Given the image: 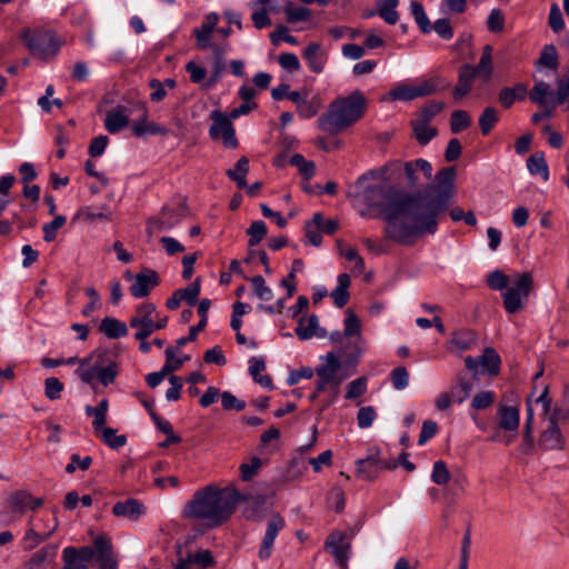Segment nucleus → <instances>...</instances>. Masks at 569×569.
I'll list each match as a JSON object with an SVG mask.
<instances>
[{
    "mask_svg": "<svg viewBox=\"0 0 569 569\" xmlns=\"http://www.w3.org/2000/svg\"><path fill=\"white\" fill-rule=\"evenodd\" d=\"M401 161H389L385 166L362 173L348 191V197L369 210H378L386 221L383 229L388 240L401 246H412L425 234L438 230V217L442 203L411 194L387 183L389 173H396Z\"/></svg>",
    "mask_w": 569,
    "mask_h": 569,
    "instance_id": "1",
    "label": "nucleus"
},
{
    "mask_svg": "<svg viewBox=\"0 0 569 569\" xmlns=\"http://www.w3.org/2000/svg\"><path fill=\"white\" fill-rule=\"evenodd\" d=\"M239 500L236 489H219L210 485L194 492L186 505L183 515L208 528H217L231 517Z\"/></svg>",
    "mask_w": 569,
    "mask_h": 569,
    "instance_id": "2",
    "label": "nucleus"
},
{
    "mask_svg": "<svg viewBox=\"0 0 569 569\" xmlns=\"http://www.w3.org/2000/svg\"><path fill=\"white\" fill-rule=\"evenodd\" d=\"M366 110V98L360 90H355L346 98L330 104L327 113L318 119V127L325 132L338 133L362 118Z\"/></svg>",
    "mask_w": 569,
    "mask_h": 569,
    "instance_id": "3",
    "label": "nucleus"
},
{
    "mask_svg": "<svg viewBox=\"0 0 569 569\" xmlns=\"http://www.w3.org/2000/svg\"><path fill=\"white\" fill-rule=\"evenodd\" d=\"M76 373L82 382L94 389V379H99L102 386L113 383L118 376V363L107 351H94L81 360Z\"/></svg>",
    "mask_w": 569,
    "mask_h": 569,
    "instance_id": "4",
    "label": "nucleus"
},
{
    "mask_svg": "<svg viewBox=\"0 0 569 569\" xmlns=\"http://www.w3.org/2000/svg\"><path fill=\"white\" fill-rule=\"evenodd\" d=\"M320 365L315 369L317 391L325 392L327 389L330 390V396L321 408V411H325L337 400L339 386L346 377L339 373L341 362L335 352H328L325 357H320Z\"/></svg>",
    "mask_w": 569,
    "mask_h": 569,
    "instance_id": "5",
    "label": "nucleus"
},
{
    "mask_svg": "<svg viewBox=\"0 0 569 569\" xmlns=\"http://www.w3.org/2000/svg\"><path fill=\"white\" fill-rule=\"evenodd\" d=\"M21 39L31 54L42 60L54 57L61 47V42L50 30L27 28L21 31Z\"/></svg>",
    "mask_w": 569,
    "mask_h": 569,
    "instance_id": "6",
    "label": "nucleus"
},
{
    "mask_svg": "<svg viewBox=\"0 0 569 569\" xmlns=\"http://www.w3.org/2000/svg\"><path fill=\"white\" fill-rule=\"evenodd\" d=\"M532 284L531 273L523 272L516 276L515 286L507 288L502 293L503 308L508 313L513 315L522 309V298H528Z\"/></svg>",
    "mask_w": 569,
    "mask_h": 569,
    "instance_id": "7",
    "label": "nucleus"
},
{
    "mask_svg": "<svg viewBox=\"0 0 569 569\" xmlns=\"http://www.w3.org/2000/svg\"><path fill=\"white\" fill-rule=\"evenodd\" d=\"M210 119L212 123L209 128V137L214 141L221 140L227 149H237L239 142L236 137L232 119L219 110H212Z\"/></svg>",
    "mask_w": 569,
    "mask_h": 569,
    "instance_id": "8",
    "label": "nucleus"
},
{
    "mask_svg": "<svg viewBox=\"0 0 569 569\" xmlns=\"http://www.w3.org/2000/svg\"><path fill=\"white\" fill-rule=\"evenodd\" d=\"M156 316L158 312L151 302H143L136 307L134 315L129 320V327L136 329L133 335L136 340L149 338L157 331V326L153 323Z\"/></svg>",
    "mask_w": 569,
    "mask_h": 569,
    "instance_id": "9",
    "label": "nucleus"
},
{
    "mask_svg": "<svg viewBox=\"0 0 569 569\" xmlns=\"http://www.w3.org/2000/svg\"><path fill=\"white\" fill-rule=\"evenodd\" d=\"M438 88L433 80H423L417 84L400 83L389 91L391 100L411 101L416 98L426 97L437 92Z\"/></svg>",
    "mask_w": 569,
    "mask_h": 569,
    "instance_id": "10",
    "label": "nucleus"
},
{
    "mask_svg": "<svg viewBox=\"0 0 569 569\" xmlns=\"http://www.w3.org/2000/svg\"><path fill=\"white\" fill-rule=\"evenodd\" d=\"M466 368L476 376L479 372L497 376L500 370L501 359L493 348H486L478 357L468 356L465 359Z\"/></svg>",
    "mask_w": 569,
    "mask_h": 569,
    "instance_id": "11",
    "label": "nucleus"
},
{
    "mask_svg": "<svg viewBox=\"0 0 569 569\" xmlns=\"http://www.w3.org/2000/svg\"><path fill=\"white\" fill-rule=\"evenodd\" d=\"M325 548L332 553L336 563L341 569H348V561L351 555V543L347 540L345 533L340 531L331 532L326 539Z\"/></svg>",
    "mask_w": 569,
    "mask_h": 569,
    "instance_id": "12",
    "label": "nucleus"
},
{
    "mask_svg": "<svg viewBox=\"0 0 569 569\" xmlns=\"http://www.w3.org/2000/svg\"><path fill=\"white\" fill-rule=\"evenodd\" d=\"M42 505V498H34L27 490H18L8 496L4 507L9 512L22 516L26 511L36 510Z\"/></svg>",
    "mask_w": 569,
    "mask_h": 569,
    "instance_id": "13",
    "label": "nucleus"
},
{
    "mask_svg": "<svg viewBox=\"0 0 569 569\" xmlns=\"http://www.w3.org/2000/svg\"><path fill=\"white\" fill-rule=\"evenodd\" d=\"M548 421L549 426L540 435L538 445L540 449L546 451L562 450L565 448L566 440L558 427L559 411H557L555 415H550Z\"/></svg>",
    "mask_w": 569,
    "mask_h": 569,
    "instance_id": "14",
    "label": "nucleus"
},
{
    "mask_svg": "<svg viewBox=\"0 0 569 569\" xmlns=\"http://www.w3.org/2000/svg\"><path fill=\"white\" fill-rule=\"evenodd\" d=\"M455 178L456 169L453 167L443 168L436 173L435 178L436 186L440 190L439 194L437 197H429L421 193L419 194L428 200H435L439 203H442L440 211L442 212L449 202Z\"/></svg>",
    "mask_w": 569,
    "mask_h": 569,
    "instance_id": "15",
    "label": "nucleus"
},
{
    "mask_svg": "<svg viewBox=\"0 0 569 569\" xmlns=\"http://www.w3.org/2000/svg\"><path fill=\"white\" fill-rule=\"evenodd\" d=\"M403 171L407 184L411 188L420 184V172L426 180H430L432 176V166L425 159H416L408 162H401V168L398 172Z\"/></svg>",
    "mask_w": 569,
    "mask_h": 569,
    "instance_id": "16",
    "label": "nucleus"
},
{
    "mask_svg": "<svg viewBox=\"0 0 569 569\" xmlns=\"http://www.w3.org/2000/svg\"><path fill=\"white\" fill-rule=\"evenodd\" d=\"M160 283L158 273L152 269H143L134 276V282L129 288L132 297L141 299L147 297L151 290Z\"/></svg>",
    "mask_w": 569,
    "mask_h": 569,
    "instance_id": "17",
    "label": "nucleus"
},
{
    "mask_svg": "<svg viewBox=\"0 0 569 569\" xmlns=\"http://www.w3.org/2000/svg\"><path fill=\"white\" fill-rule=\"evenodd\" d=\"M284 528V520L279 515H273L267 522L264 536L258 552L261 560H267L271 557L272 547L279 531Z\"/></svg>",
    "mask_w": 569,
    "mask_h": 569,
    "instance_id": "18",
    "label": "nucleus"
},
{
    "mask_svg": "<svg viewBox=\"0 0 569 569\" xmlns=\"http://www.w3.org/2000/svg\"><path fill=\"white\" fill-rule=\"evenodd\" d=\"M219 22V16L216 12H210L206 16L204 21L200 26L193 30V34L196 37L197 47L201 50L209 49L211 47V36L212 32L217 29Z\"/></svg>",
    "mask_w": 569,
    "mask_h": 569,
    "instance_id": "19",
    "label": "nucleus"
},
{
    "mask_svg": "<svg viewBox=\"0 0 569 569\" xmlns=\"http://www.w3.org/2000/svg\"><path fill=\"white\" fill-rule=\"evenodd\" d=\"M302 56L311 72L321 73L325 70L328 61V53L318 42L309 43L305 48Z\"/></svg>",
    "mask_w": 569,
    "mask_h": 569,
    "instance_id": "20",
    "label": "nucleus"
},
{
    "mask_svg": "<svg viewBox=\"0 0 569 569\" xmlns=\"http://www.w3.org/2000/svg\"><path fill=\"white\" fill-rule=\"evenodd\" d=\"M184 217L182 207H163L157 219H150L149 224L156 226L159 230H170L177 226Z\"/></svg>",
    "mask_w": 569,
    "mask_h": 569,
    "instance_id": "21",
    "label": "nucleus"
},
{
    "mask_svg": "<svg viewBox=\"0 0 569 569\" xmlns=\"http://www.w3.org/2000/svg\"><path fill=\"white\" fill-rule=\"evenodd\" d=\"M295 332L300 340H308L315 336L318 338H325L327 336V331L319 327V319L316 315H311L308 318L301 317L298 320Z\"/></svg>",
    "mask_w": 569,
    "mask_h": 569,
    "instance_id": "22",
    "label": "nucleus"
},
{
    "mask_svg": "<svg viewBox=\"0 0 569 569\" xmlns=\"http://www.w3.org/2000/svg\"><path fill=\"white\" fill-rule=\"evenodd\" d=\"M97 548V563L99 569H117V561L113 558L112 545L109 538L99 536L94 539Z\"/></svg>",
    "mask_w": 569,
    "mask_h": 569,
    "instance_id": "23",
    "label": "nucleus"
},
{
    "mask_svg": "<svg viewBox=\"0 0 569 569\" xmlns=\"http://www.w3.org/2000/svg\"><path fill=\"white\" fill-rule=\"evenodd\" d=\"M475 79L473 66L462 64L458 70V82L452 92L453 98L460 100L466 97L471 91Z\"/></svg>",
    "mask_w": 569,
    "mask_h": 569,
    "instance_id": "24",
    "label": "nucleus"
},
{
    "mask_svg": "<svg viewBox=\"0 0 569 569\" xmlns=\"http://www.w3.org/2000/svg\"><path fill=\"white\" fill-rule=\"evenodd\" d=\"M211 301L208 298H203L200 300L198 305V315L200 316V321L198 325L191 323V328L189 330L188 337H182L177 340L178 347H183L188 342L194 341L197 339L198 332L202 331L208 322V311L210 309Z\"/></svg>",
    "mask_w": 569,
    "mask_h": 569,
    "instance_id": "25",
    "label": "nucleus"
},
{
    "mask_svg": "<svg viewBox=\"0 0 569 569\" xmlns=\"http://www.w3.org/2000/svg\"><path fill=\"white\" fill-rule=\"evenodd\" d=\"M146 512L144 506L133 498L117 502L112 508V513L117 517H124L130 520H138Z\"/></svg>",
    "mask_w": 569,
    "mask_h": 569,
    "instance_id": "26",
    "label": "nucleus"
},
{
    "mask_svg": "<svg viewBox=\"0 0 569 569\" xmlns=\"http://www.w3.org/2000/svg\"><path fill=\"white\" fill-rule=\"evenodd\" d=\"M129 123V118L123 107H117L107 112L104 119V127L109 133L114 134L126 128Z\"/></svg>",
    "mask_w": 569,
    "mask_h": 569,
    "instance_id": "27",
    "label": "nucleus"
},
{
    "mask_svg": "<svg viewBox=\"0 0 569 569\" xmlns=\"http://www.w3.org/2000/svg\"><path fill=\"white\" fill-rule=\"evenodd\" d=\"M132 131L137 137H143L146 134L151 136H167L169 133V129L164 126H160L153 121H148L147 114L132 124Z\"/></svg>",
    "mask_w": 569,
    "mask_h": 569,
    "instance_id": "28",
    "label": "nucleus"
},
{
    "mask_svg": "<svg viewBox=\"0 0 569 569\" xmlns=\"http://www.w3.org/2000/svg\"><path fill=\"white\" fill-rule=\"evenodd\" d=\"M99 330L109 339H119L128 335V326L113 317L103 318Z\"/></svg>",
    "mask_w": 569,
    "mask_h": 569,
    "instance_id": "29",
    "label": "nucleus"
},
{
    "mask_svg": "<svg viewBox=\"0 0 569 569\" xmlns=\"http://www.w3.org/2000/svg\"><path fill=\"white\" fill-rule=\"evenodd\" d=\"M499 427L506 431H515L519 427L520 412L517 407L501 406L498 409Z\"/></svg>",
    "mask_w": 569,
    "mask_h": 569,
    "instance_id": "30",
    "label": "nucleus"
},
{
    "mask_svg": "<svg viewBox=\"0 0 569 569\" xmlns=\"http://www.w3.org/2000/svg\"><path fill=\"white\" fill-rule=\"evenodd\" d=\"M527 94V86L525 83H517L515 87H506L499 91L498 101L502 108L509 109L515 101L523 100Z\"/></svg>",
    "mask_w": 569,
    "mask_h": 569,
    "instance_id": "31",
    "label": "nucleus"
},
{
    "mask_svg": "<svg viewBox=\"0 0 569 569\" xmlns=\"http://www.w3.org/2000/svg\"><path fill=\"white\" fill-rule=\"evenodd\" d=\"M356 465L357 476L362 480L371 481L376 479L380 472L377 456H369L365 459H359Z\"/></svg>",
    "mask_w": 569,
    "mask_h": 569,
    "instance_id": "32",
    "label": "nucleus"
},
{
    "mask_svg": "<svg viewBox=\"0 0 569 569\" xmlns=\"http://www.w3.org/2000/svg\"><path fill=\"white\" fill-rule=\"evenodd\" d=\"M58 546L54 543H49L42 547L40 550L36 551L30 560L29 567L30 569H39L41 566L46 563L53 562L57 557Z\"/></svg>",
    "mask_w": 569,
    "mask_h": 569,
    "instance_id": "33",
    "label": "nucleus"
},
{
    "mask_svg": "<svg viewBox=\"0 0 569 569\" xmlns=\"http://www.w3.org/2000/svg\"><path fill=\"white\" fill-rule=\"evenodd\" d=\"M350 277L348 273H340L337 278V287L331 291L330 297L338 308H342L349 300Z\"/></svg>",
    "mask_w": 569,
    "mask_h": 569,
    "instance_id": "34",
    "label": "nucleus"
},
{
    "mask_svg": "<svg viewBox=\"0 0 569 569\" xmlns=\"http://www.w3.org/2000/svg\"><path fill=\"white\" fill-rule=\"evenodd\" d=\"M32 519L30 520V522ZM57 529V525L53 526V528L48 532H37L33 525L30 523V527L26 531L22 540H21V547L26 551H30L38 547L42 541L47 540Z\"/></svg>",
    "mask_w": 569,
    "mask_h": 569,
    "instance_id": "35",
    "label": "nucleus"
},
{
    "mask_svg": "<svg viewBox=\"0 0 569 569\" xmlns=\"http://www.w3.org/2000/svg\"><path fill=\"white\" fill-rule=\"evenodd\" d=\"M476 340V335L471 330L456 331L449 340V348L452 351H466L471 348Z\"/></svg>",
    "mask_w": 569,
    "mask_h": 569,
    "instance_id": "36",
    "label": "nucleus"
},
{
    "mask_svg": "<svg viewBox=\"0 0 569 569\" xmlns=\"http://www.w3.org/2000/svg\"><path fill=\"white\" fill-rule=\"evenodd\" d=\"M492 47L486 44L482 49L480 60L477 66H473L475 74H479L485 81L491 79L492 74Z\"/></svg>",
    "mask_w": 569,
    "mask_h": 569,
    "instance_id": "37",
    "label": "nucleus"
},
{
    "mask_svg": "<svg viewBox=\"0 0 569 569\" xmlns=\"http://www.w3.org/2000/svg\"><path fill=\"white\" fill-rule=\"evenodd\" d=\"M530 100L539 106H546L548 102L552 103L553 90L550 86L542 80H535V86L529 93Z\"/></svg>",
    "mask_w": 569,
    "mask_h": 569,
    "instance_id": "38",
    "label": "nucleus"
},
{
    "mask_svg": "<svg viewBox=\"0 0 569 569\" xmlns=\"http://www.w3.org/2000/svg\"><path fill=\"white\" fill-rule=\"evenodd\" d=\"M559 66V57L557 49L553 44H546L540 53L539 59L535 62L537 70L548 68L550 70H557Z\"/></svg>",
    "mask_w": 569,
    "mask_h": 569,
    "instance_id": "39",
    "label": "nucleus"
},
{
    "mask_svg": "<svg viewBox=\"0 0 569 569\" xmlns=\"http://www.w3.org/2000/svg\"><path fill=\"white\" fill-rule=\"evenodd\" d=\"M411 126L413 137L421 146L428 144L438 134V130L435 127H430L429 123L417 119L411 121Z\"/></svg>",
    "mask_w": 569,
    "mask_h": 569,
    "instance_id": "40",
    "label": "nucleus"
},
{
    "mask_svg": "<svg viewBox=\"0 0 569 569\" xmlns=\"http://www.w3.org/2000/svg\"><path fill=\"white\" fill-rule=\"evenodd\" d=\"M472 389V381L467 379L463 375H458L456 382L450 388L453 401H457L458 403L463 402L469 398Z\"/></svg>",
    "mask_w": 569,
    "mask_h": 569,
    "instance_id": "41",
    "label": "nucleus"
},
{
    "mask_svg": "<svg viewBox=\"0 0 569 569\" xmlns=\"http://www.w3.org/2000/svg\"><path fill=\"white\" fill-rule=\"evenodd\" d=\"M249 171V159L247 157H241L233 169H229L227 171V176L237 183L239 189H243L247 187L246 176Z\"/></svg>",
    "mask_w": 569,
    "mask_h": 569,
    "instance_id": "42",
    "label": "nucleus"
},
{
    "mask_svg": "<svg viewBox=\"0 0 569 569\" xmlns=\"http://www.w3.org/2000/svg\"><path fill=\"white\" fill-rule=\"evenodd\" d=\"M527 168L531 174H540L545 181L549 179V169L542 153L536 152L527 159Z\"/></svg>",
    "mask_w": 569,
    "mask_h": 569,
    "instance_id": "43",
    "label": "nucleus"
},
{
    "mask_svg": "<svg viewBox=\"0 0 569 569\" xmlns=\"http://www.w3.org/2000/svg\"><path fill=\"white\" fill-rule=\"evenodd\" d=\"M343 326H345V328H343L345 337L350 338V337L356 336L358 342L362 341V337L360 335L361 322L352 309H348L346 311V319L343 321Z\"/></svg>",
    "mask_w": 569,
    "mask_h": 569,
    "instance_id": "44",
    "label": "nucleus"
},
{
    "mask_svg": "<svg viewBox=\"0 0 569 569\" xmlns=\"http://www.w3.org/2000/svg\"><path fill=\"white\" fill-rule=\"evenodd\" d=\"M180 348L181 347L177 346L176 348L174 347H168L166 349V362H164V365L161 368V370L164 373L170 375V373L179 370L180 367L183 365V362L189 359L188 357H184V358H178L177 357V353H179Z\"/></svg>",
    "mask_w": 569,
    "mask_h": 569,
    "instance_id": "45",
    "label": "nucleus"
},
{
    "mask_svg": "<svg viewBox=\"0 0 569 569\" xmlns=\"http://www.w3.org/2000/svg\"><path fill=\"white\" fill-rule=\"evenodd\" d=\"M399 4V0H380L378 4V13L379 16L388 23L396 24L399 14L396 8Z\"/></svg>",
    "mask_w": 569,
    "mask_h": 569,
    "instance_id": "46",
    "label": "nucleus"
},
{
    "mask_svg": "<svg viewBox=\"0 0 569 569\" xmlns=\"http://www.w3.org/2000/svg\"><path fill=\"white\" fill-rule=\"evenodd\" d=\"M290 164L298 168L305 180H310L316 173V166L312 161L306 160L300 153H295L289 160Z\"/></svg>",
    "mask_w": 569,
    "mask_h": 569,
    "instance_id": "47",
    "label": "nucleus"
},
{
    "mask_svg": "<svg viewBox=\"0 0 569 569\" xmlns=\"http://www.w3.org/2000/svg\"><path fill=\"white\" fill-rule=\"evenodd\" d=\"M499 120L498 111L493 107H487L483 109L479 117V127L481 133L487 136L493 129Z\"/></svg>",
    "mask_w": 569,
    "mask_h": 569,
    "instance_id": "48",
    "label": "nucleus"
},
{
    "mask_svg": "<svg viewBox=\"0 0 569 569\" xmlns=\"http://www.w3.org/2000/svg\"><path fill=\"white\" fill-rule=\"evenodd\" d=\"M410 10L421 32L429 33L431 31V23L426 14L423 6L418 1H411Z\"/></svg>",
    "mask_w": 569,
    "mask_h": 569,
    "instance_id": "49",
    "label": "nucleus"
},
{
    "mask_svg": "<svg viewBox=\"0 0 569 569\" xmlns=\"http://www.w3.org/2000/svg\"><path fill=\"white\" fill-rule=\"evenodd\" d=\"M252 291L262 301H270L273 298L272 289L267 286L262 276H254L250 279Z\"/></svg>",
    "mask_w": 569,
    "mask_h": 569,
    "instance_id": "50",
    "label": "nucleus"
},
{
    "mask_svg": "<svg viewBox=\"0 0 569 569\" xmlns=\"http://www.w3.org/2000/svg\"><path fill=\"white\" fill-rule=\"evenodd\" d=\"M102 441L111 449L118 450L127 443L124 435H116V430L111 427H104L101 431Z\"/></svg>",
    "mask_w": 569,
    "mask_h": 569,
    "instance_id": "51",
    "label": "nucleus"
},
{
    "mask_svg": "<svg viewBox=\"0 0 569 569\" xmlns=\"http://www.w3.org/2000/svg\"><path fill=\"white\" fill-rule=\"evenodd\" d=\"M471 124L470 116L465 110H456L450 118V130L452 133H459Z\"/></svg>",
    "mask_w": 569,
    "mask_h": 569,
    "instance_id": "52",
    "label": "nucleus"
},
{
    "mask_svg": "<svg viewBox=\"0 0 569 569\" xmlns=\"http://www.w3.org/2000/svg\"><path fill=\"white\" fill-rule=\"evenodd\" d=\"M247 232L249 234L248 246L250 248L256 247L267 236L266 222L262 220L253 221Z\"/></svg>",
    "mask_w": 569,
    "mask_h": 569,
    "instance_id": "53",
    "label": "nucleus"
},
{
    "mask_svg": "<svg viewBox=\"0 0 569 569\" xmlns=\"http://www.w3.org/2000/svg\"><path fill=\"white\" fill-rule=\"evenodd\" d=\"M445 104L441 101H430L425 107L420 109V111L417 114V120L430 123L432 119L441 112Z\"/></svg>",
    "mask_w": 569,
    "mask_h": 569,
    "instance_id": "54",
    "label": "nucleus"
},
{
    "mask_svg": "<svg viewBox=\"0 0 569 569\" xmlns=\"http://www.w3.org/2000/svg\"><path fill=\"white\" fill-rule=\"evenodd\" d=\"M67 222V218L64 216H56L52 221L49 223H44L42 227L43 230V240L46 242H51L57 237V231L62 228Z\"/></svg>",
    "mask_w": 569,
    "mask_h": 569,
    "instance_id": "55",
    "label": "nucleus"
},
{
    "mask_svg": "<svg viewBox=\"0 0 569 569\" xmlns=\"http://www.w3.org/2000/svg\"><path fill=\"white\" fill-rule=\"evenodd\" d=\"M81 214L84 217L86 220L91 222L96 220L110 221L112 219V211L108 206H102L99 209L87 207L81 211Z\"/></svg>",
    "mask_w": 569,
    "mask_h": 569,
    "instance_id": "56",
    "label": "nucleus"
},
{
    "mask_svg": "<svg viewBox=\"0 0 569 569\" xmlns=\"http://www.w3.org/2000/svg\"><path fill=\"white\" fill-rule=\"evenodd\" d=\"M367 391V379L365 377H359L347 386V392L345 395V398L348 400H353L362 395H365Z\"/></svg>",
    "mask_w": 569,
    "mask_h": 569,
    "instance_id": "57",
    "label": "nucleus"
},
{
    "mask_svg": "<svg viewBox=\"0 0 569 569\" xmlns=\"http://www.w3.org/2000/svg\"><path fill=\"white\" fill-rule=\"evenodd\" d=\"M377 419L376 409L372 406L361 407L357 413V423L360 429H367L372 426Z\"/></svg>",
    "mask_w": 569,
    "mask_h": 569,
    "instance_id": "58",
    "label": "nucleus"
},
{
    "mask_svg": "<svg viewBox=\"0 0 569 569\" xmlns=\"http://www.w3.org/2000/svg\"><path fill=\"white\" fill-rule=\"evenodd\" d=\"M431 480L439 486L448 483L450 480V473L445 461L437 460L433 463Z\"/></svg>",
    "mask_w": 569,
    "mask_h": 569,
    "instance_id": "59",
    "label": "nucleus"
},
{
    "mask_svg": "<svg viewBox=\"0 0 569 569\" xmlns=\"http://www.w3.org/2000/svg\"><path fill=\"white\" fill-rule=\"evenodd\" d=\"M509 277L500 270H493L487 276V284L492 290H503L509 286Z\"/></svg>",
    "mask_w": 569,
    "mask_h": 569,
    "instance_id": "60",
    "label": "nucleus"
},
{
    "mask_svg": "<svg viewBox=\"0 0 569 569\" xmlns=\"http://www.w3.org/2000/svg\"><path fill=\"white\" fill-rule=\"evenodd\" d=\"M63 391V383L56 377H50L44 380V395L50 400H58L61 398Z\"/></svg>",
    "mask_w": 569,
    "mask_h": 569,
    "instance_id": "61",
    "label": "nucleus"
},
{
    "mask_svg": "<svg viewBox=\"0 0 569 569\" xmlns=\"http://www.w3.org/2000/svg\"><path fill=\"white\" fill-rule=\"evenodd\" d=\"M284 12L290 23L307 21L311 17V10L307 7H287Z\"/></svg>",
    "mask_w": 569,
    "mask_h": 569,
    "instance_id": "62",
    "label": "nucleus"
},
{
    "mask_svg": "<svg viewBox=\"0 0 569 569\" xmlns=\"http://www.w3.org/2000/svg\"><path fill=\"white\" fill-rule=\"evenodd\" d=\"M557 86V90L553 91V106L562 104L569 98V77L558 79Z\"/></svg>",
    "mask_w": 569,
    "mask_h": 569,
    "instance_id": "63",
    "label": "nucleus"
},
{
    "mask_svg": "<svg viewBox=\"0 0 569 569\" xmlns=\"http://www.w3.org/2000/svg\"><path fill=\"white\" fill-rule=\"evenodd\" d=\"M63 557V567L62 569H90L86 563L77 560V557L73 552V547H67L62 551Z\"/></svg>",
    "mask_w": 569,
    "mask_h": 569,
    "instance_id": "64",
    "label": "nucleus"
}]
</instances>
